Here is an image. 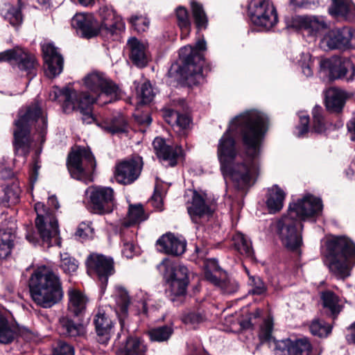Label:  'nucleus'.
Instances as JSON below:
<instances>
[{"instance_id": "1", "label": "nucleus", "mask_w": 355, "mask_h": 355, "mask_svg": "<svg viewBox=\"0 0 355 355\" xmlns=\"http://www.w3.org/2000/svg\"><path fill=\"white\" fill-rule=\"evenodd\" d=\"M267 125L266 114L256 110H247L233 118L218 141L217 156L220 168L226 167L227 164L241 156L238 153L232 134L241 135L248 156L257 157Z\"/></svg>"}, {"instance_id": "2", "label": "nucleus", "mask_w": 355, "mask_h": 355, "mask_svg": "<svg viewBox=\"0 0 355 355\" xmlns=\"http://www.w3.org/2000/svg\"><path fill=\"white\" fill-rule=\"evenodd\" d=\"M83 81L89 92H78L68 87L62 89L55 87L50 93V98L52 101H57L62 97L64 112L69 113L78 110L83 114L84 122L91 123L94 120L91 114L92 105H103L115 101L119 98L121 91L102 73L94 71L89 73Z\"/></svg>"}, {"instance_id": "3", "label": "nucleus", "mask_w": 355, "mask_h": 355, "mask_svg": "<svg viewBox=\"0 0 355 355\" xmlns=\"http://www.w3.org/2000/svg\"><path fill=\"white\" fill-rule=\"evenodd\" d=\"M33 123H36L41 142H44L47 130V119L37 104L22 108L18 113L13 132V146L16 154L26 156L29 153L34 141L31 136V126Z\"/></svg>"}, {"instance_id": "4", "label": "nucleus", "mask_w": 355, "mask_h": 355, "mask_svg": "<svg viewBox=\"0 0 355 355\" xmlns=\"http://www.w3.org/2000/svg\"><path fill=\"white\" fill-rule=\"evenodd\" d=\"M32 300L43 309H50L60 303L64 296L60 277L46 266L37 268L29 279Z\"/></svg>"}, {"instance_id": "5", "label": "nucleus", "mask_w": 355, "mask_h": 355, "mask_svg": "<svg viewBox=\"0 0 355 355\" xmlns=\"http://www.w3.org/2000/svg\"><path fill=\"white\" fill-rule=\"evenodd\" d=\"M326 263L338 278L350 275L351 264L355 260V245L345 236L332 237L326 241Z\"/></svg>"}, {"instance_id": "6", "label": "nucleus", "mask_w": 355, "mask_h": 355, "mask_svg": "<svg viewBox=\"0 0 355 355\" xmlns=\"http://www.w3.org/2000/svg\"><path fill=\"white\" fill-rule=\"evenodd\" d=\"M102 22L99 26L92 14L78 13L71 19V26L79 32L83 37L91 38L98 33L107 36L123 31L125 28L121 19L115 17L112 10H103L101 12Z\"/></svg>"}, {"instance_id": "7", "label": "nucleus", "mask_w": 355, "mask_h": 355, "mask_svg": "<svg viewBox=\"0 0 355 355\" xmlns=\"http://www.w3.org/2000/svg\"><path fill=\"white\" fill-rule=\"evenodd\" d=\"M248 157L247 159L243 156L237 157L226 167L220 168L223 174L229 176L234 187L240 190L248 188L258 173V164L254 159L257 157Z\"/></svg>"}, {"instance_id": "8", "label": "nucleus", "mask_w": 355, "mask_h": 355, "mask_svg": "<svg viewBox=\"0 0 355 355\" xmlns=\"http://www.w3.org/2000/svg\"><path fill=\"white\" fill-rule=\"evenodd\" d=\"M67 167L73 178L87 184L92 181L95 158L89 148L79 147L69 155Z\"/></svg>"}, {"instance_id": "9", "label": "nucleus", "mask_w": 355, "mask_h": 355, "mask_svg": "<svg viewBox=\"0 0 355 355\" xmlns=\"http://www.w3.org/2000/svg\"><path fill=\"white\" fill-rule=\"evenodd\" d=\"M35 210L37 213L35 225L42 242L48 247L53 244L60 245L58 224L54 214L46 211L41 202L35 204Z\"/></svg>"}, {"instance_id": "10", "label": "nucleus", "mask_w": 355, "mask_h": 355, "mask_svg": "<svg viewBox=\"0 0 355 355\" xmlns=\"http://www.w3.org/2000/svg\"><path fill=\"white\" fill-rule=\"evenodd\" d=\"M302 225L300 220L287 212L276 222V232L282 244L291 250L302 244L301 231Z\"/></svg>"}, {"instance_id": "11", "label": "nucleus", "mask_w": 355, "mask_h": 355, "mask_svg": "<svg viewBox=\"0 0 355 355\" xmlns=\"http://www.w3.org/2000/svg\"><path fill=\"white\" fill-rule=\"evenodd\" d=\"M249 12L252 22L263 31H269L278 21L276 8L268 0H252Z\"/></svg>"}, {"instance_id": "12", "label": "nucleus", "mask_w": 355, "mask_h": 355, "mask_svg": "<svg viewBox=\"0 0 355 355\" xmlns=\"http://www.w3.org/2000/svg\"><path fill=\"white\" fill-rule=\"evenodd\" d=\"M92 211L98 214H108L114 207V190L109 187H91L85 191Z\"/></svg>"}, {"instance_id": "13", "label": "nucleus", "mask_w": 355, "mask_h": 355, "mask_svg": "<svg viewBox=\"0 0 355 355\" xmlns=\"http://www.w3.org/2000/svg\"><path fill=\"white\" fill-rule=\"evenodd\" d=\"M320 46L324 51L355 47V29L344 27L329 31L321 39Z\"/></svg>"}, {"instance_id": "14", "label": "nucleus", "mask_w": 355, "mask_h": 355, "mask_svg": "<svg viewBox=\"0 0 355 355\" xmlns=\"http://www.w3.org/2000/svg\"><path fill=\"white\" fill-rule=\"evenodd\" d=\"M320 67L328 73L331 79L352 81L355 77V66L347 58L333 56L321 60Z\"/></svg>"}, {"instance_id": "15", "label": "nucleus", "mask_w": 355, "mask_h": 355, "mask_svg": "<svg viewBox=\"0 0 355 355\" xmlns=\"http://www.w3.org/2000/svg\"><path fill=\"white\" fill-rule=\"evenodd\" d=\"M10 62L18 69L26 73L30 79L36 75L37 63L35 56L20 47L4 51L0 53V62Z\"/></svg>"}, {"instance_id": "16", "label": "nucleus", "mask_w": 355, "mask_h": 355, "mask_svg": "<svg viewBox=\"0 0 355 355\" xmlns=\"http://www.w3.org/2000/svg\"><path fill=\"white\" fill-rule=\"evenodd\" d=\"M160 266L166 270L164 276L171 293L176 296L184 295L189 284L187 268L181 265L173 266L164 261Z\"/></svg>"}, {"instance_id": "17", "label": "nucleus", "mask_w": 355, "mask_h": 355, "mask_svg": "<svg viewBox=\"0 0 355 355\" xmlns=\"http://www.w3.org/2000/svg\"><path fill=\"white\" fill-rule=\"evenodd\" d=\"M322 209V201L311 194L304 196L297 202L290 204L288 212L300 220L318 215Z\"/></svg>"}, {"instance_id": "18", "label": "nucleus", "mask_w": 355, "mask_h": 355, "mask_svg": "<svg viewBox=\"0 0 355 355\" xmlns=\"http://www.w3.org/2000/svg\"><path fill=\"white\" fill-rule=\"evenodd\" d=\"M142 160L137 157L123 161L115 168V179L122 184H129L135 182L140 175L142 169Z\"/></svg>"}, {"instance_id": "19", "label": "nucleus", "mask_w": 355, "mask_h": 355, "mask_svg": "<svg viewBox=\"0 0 355 355\" xmlns=\"http://www.w3.org/2000/svg\"><path fill=\"white\" fill-rule=\"evenodd\" d=\"M44 60L45 73L49 78H55L63 70L64 59L57 48L50 42L42 45Z\"/></svg>"}, {"instance_id": "20", "label": "nucleus", "mask_w": 355, "mask_h": 355, "mask_svg": "<svg viewBox=\"0 0 355 355\" xmlns=\"http://www.w3.org/2000/svg\"><path fill=\"white\" fill-rule=\"evenodd\" d=\"M86 264L88 271L96 273L103 284H106L108 277L114 273L113 259L102 254H91Z\"/></svg>"}, {"instance_id": "21", "label": "nucleus", "mask_w": 355, "mask_h": 355, "mask_svg": "<svg viewBox=\"0 0 355 355\" xmlns=\"http://www.w3.org/2000/svg\"><path fill=\"white\" fill-rule=\"evenodd\" d=\"M188 52V55L184 58V64L181 68L182 76L187 81L189 85H198L200 83L204 78L202 76V64L195 63L191 55L193 49L191 46H187L181 49L180 54Z\"/></svg>"}, {"instance_id": "22", "label": "nucleus", "mask_w": 355, "mask_h": 355, "mask_svg": "<svg viewBox=\"0 0 355 355\" xmlns=\"http://www.w3.org/2000/svg\"><path fill=\"white\" fill-rule=\"evenodd\" d=\"M153 145L159 159L166 163L167 166H175L178 159L184 155L181 146L173 147L167 145L164 139L161 137H156L153 142Z\"/></svg>"}, {"instance_id": "23", "label": "nucleus", "mask_w": 355, "mask_h": 355, "mask_svg": "<svg viewBox=\"0 0 355 355\" xmlns=\"http://www.w3.org/2000/svg\"><path fill=\"white\" fill-rule=\"evenodd\" d=\"M98 340L102 344H107L112 333L113 322L105 310L98 308L94 316Z\"/></svg>"}, {"instance_id": "24", "label": "nucleus", "mask_w": 355, "mask_h": 355, "mask_svg": "<svg viewBox=\"0 0 355 355\" xmlns=\"http://www.w3.org/2000/svg\"><path fill=\"white\" fill-rule=\"evenodd\" d=\"M187 209L195 223H200L201 220L211 215V209L205 202L204 196L193 191L191 202H188Z\"/></svg>"}, {"instance_id": "25", "label": "nucleus", "mask_w": 355, "mask_h": 355, "mask_svg": "<svg viewBox=\"0 0 355 355\" xmlns=\"http://www.w3.org/2000/svg\"><path fill=\"white\" fill-rule=\"evenodd\" d=\"M157 245L160 252L178 256L185 252L187 243L184 239L178 238L174 234L168 233L157 240Z\"/></svg>"}, {"instance_id": "26", "label": "nucleus", "mask_w": 355, "mask_h": 355, "mask_svg": "<svg viewBox=\"0 0 355 355\" xmlns=\"http://www.w3.org/2000/svg\"><path fill=\"white\" fill-rule=\"evenodd\" d=\"M130 58L137 66L144 67L148 62L146 46L137 38H130L127 42Z\"/></svg>"}, {"instance_id": "27", "label": "nucleus", "mask_w": 355, "mask_h": 355, "mask_svg": "<svg viewBox=\"0 0 355 355\" xmlns=\"http://www.w3.org/2000/svg\"><path fill=\"white\" fill-rule=\"evenodd\" d=\"M348 94L338 88H330L327 91L325 105L328 110L333 112H339L342 110Z\"/></svg>"}, {"instance_id": "28", "label": "nucleus", "mask_w": 355, "mask_h": 355, "mask_svg": "<svg viewBox=\"0 0 355 355\" xmlns=\"http://www.w3.org/2000/svg\"><path fill=\"white\" fill-rule=\"evenodd\" d=\"M329 12L331 15L355 21V6L351 0H331Z\"/></svg>"}, {"instance_id": "29", "label": "nucleus", "mask_w": 355, "mask_h": 355, "mask_svg": "<svg viewBox=\"0 0 355 355\" xmlns=\"http://www.w3.org/2000/svg\"><path fill=\"white\" fill-rule=\"evenodd\" d=\"M68 295V311L75 316L82 314L87 303V297L79 290L76 288H69L67 292Z\"/></svg>"}, {"instance_id": "30", "label": "nucleus", "mask_w": 355, "mask_h": 355, "mask_svg": "<svg viewBox=\"0 0 355 355\" xmlns=\"http://www.w3.org/2000/svg\"><path fill=\"white\" fill-rule=\"evenodd\" d=\"M112 297L116 305V313L119 315L121 327H123V320L127 316L128 306L130 300L127 291L121 286L114 288Z\"/></svg>"}, {"instance_id": "31", "label": "nucleus", "mask_w": 355, "mask_h": 355, "mask_svg": "<svg viewBox=\"0 0 355 355\" xmlns=\"http://www.w3.org/2000/svg\"><path fill=\"white\" fill-rule=\"evenodd\" d=\"M285 196V192L278 185L268 189L266 205L270 214L278 212L283 208Z\"/></svg>"}, {"instance_id": "32", "label": "nucleus", "mask_w": 355, "mask_h": 355, "mask_svg": "<svg viewBox=\"0 0 355 355\" xmlns=\"http://www.w3.org/2000/svg\"><path fill=\"white\" fill-rule=\"evenodd\" d=\"M300 22L302 27L311 35H317L328 28L327 22L322 17H302Z\"/></svg>"}, {"instance_id": "33", "label": "nucleus", "mask_w": 355, "mask_h": 355, "mask_svg": "<svg viewBox=\"0 0 355 355\" xmlns=\"http://www.w3.org/2000/svg\"><path fill=\"white\" fill-rule=\"evenodd\" d=\"M61 333L67 337H81L85 334V328L80 323L75 322L68 317L60 319Z\"/></svg>"}, {"instance_id": "34", "label": "nucleus", "mask_w": 355, "mask_h": 355, "mask_svg": "<svg viewBox=\"0 0 355 355\" xmlns=\"http://www.w3.org/2000/svg\"><path fill=\"white\" fill-rule=\"evenodd\" d=\"M148 218L141 205H130L127 216L122 220V225L132 227L144 221Z\"/></svg>"}, {"instance_id": "35", "label": "nucleus", "mask_w": 355, "mask_h": 355, "mask_svg": "<svg viewBox=\"0 0 355 355\" xmlns=\"http://www.w3.org/2000/svg\"><path fill=\"white\" fill-rule=\"evenodd\" d=\"M286 346V352L284 355H309L312 349L311 345L306 338L291 340Z\"/></svg>"}, {"instance_id": "36", "label": "nucleus", "mask_w": 355, "mask_h": 355, "mask_svg": "<svg viewBox=\"0 0 355 355\" xmlns=\"http://www.w3.org/2000/svg\"><path fill=\"white\" fill-rule=\"evenodd\" d=\"M322 306L329 313L335 317L341 311V306L339 303V298L331 291H325L321 293Z\"/></svg>"}, {"instance_id": "37", "label": "nucleus", "mask_w": 355, "mask_h": 355, "mask_svg": "<svg viewBox=\"0 0 355 355\" xmlns=\"http://www.w3.org/2000/svg\"><path fill=\"white\" fill-rule=\"evenodd\" d=\"M146 349L137 338H128L125 345L118 352V355H144Z\"/></svg>"}, {"instance_id": "38", "label": "nucleus", "mask_w": 355, "mask_h": 355, "mask_svg": "<svg viewBox=\"0 0 355 355\" xmlns=\"http://www.w3.org/2000/svg\"><path fill=\"white\" fill-rule=\"evenodd\" d=\"M15 335L14 327L8 322L4 313L0 311V343H11L15 338Z\"/></svg>"}, {"instance_id": "39", "label": "nucleus", "mask_w": 355, "mask_h": 355, "mask_svg": "<svg viewBox=\"0 0 355 355\" xmlns=\"http://www.w3.org/2000/svg\"><path fill=\"white\" fill-rule=\"evenodd\" d=\"M232 241L235 249L242 255L251 257L253 255V250L250 241H248L244 235L240 232L236 233Z\"/></svg>"}, {"instance_id": "40", "label": "nucleus", "mask_w": 355, "mask_h": 355, "mask_svg": "<svg viewBox=\"0 0 355 355\" xmlns=\"http://www.w3.org/2000/svg\"><path fill=\"white\" fill-rule=\"evenodd\" d=\"M20 189L16 184L8 186L3 189L0 196V203L3 206L16 204L19 200Z\"/></svg>"}, {"instance_id": "41", "label": "nucleus", "mask_w": 355, "mask_h": 355, "mask_svg": "<svg viewBox=\"0 0 355 355\" xmlns=\"http://www.w3.org/2000/svg\"><path fill=\"white\" fill-rule=\"evenodd\" d=\"M2 15L12 26H19L23 21L21 7L18 6H7Z\"/></svg>"}, {"instance_id": "42", "label": "nucleus", "mask_w": 355, "mask_h": 355, "mask_svg": "<svg viewBox=\"0 0 355 355\" xmlns=\"http://www.w3.org/2000/svg\"><path fill=\"white\" fill-rule=\"evenodd\" d=\"M104 129L111 134H119L126 132L128 125L125 116L119 114L114 117L109 123L104 125Z\"/></svg>"}, {"instance_id": "43", "label": "nucleus", "mask_w": 355, "mask_h": 355, "mask_svg": "<svg viewBox=\"0 0 355 355\" xmlns=\"http://www.w3.org/2000/svg\"><path fill=\"white\" fill-rule=\"evenodd\" d=\"M173 333V329L171 325H164L150 329L148 336L150 340L160 343L168 340Z\"/></svg>"}, {"instance_id": "44", "label": "nucleus", "mask_w": 355, "mask_h": 355, "mask_svg": "<svg viewBox=\"0 0 355 355\" xmlns=\"http://www.w3.org/2000/svg\"><path fill=\"white\" fill-rule=\"evenodd\" d=\"M14 238L10 231L0 230V258H6L10 254Z\"/></svg>"}, {"instance_id": "45", "label": "nucleus", "mask_w": 355, "mask_h": 355, "mask_svg": "<svg viewBox=\"0 0 355 355\" xmlns=\"http://www.w3.org/2000/svg\"><path fill=\"white\" fill-rule=\"evenodd\" d=\"M191 10L196 26L198 30L207 27L208 19L202 6L196 2H191Z\"/></svg>"}, {"instance_id": "46", "label": "nucleus", "mask_w": 355, "mask_h": 355, "mask_svg": "<svg viewBox=\"0 0 355 355\" xmlns=\"http://www.w3.org/2000/svg\"><path fill=\"white\" fill-rule=\"evenodd\" d=\"M60 269L66 274L72 275L78 268V262L67 252L60 253Z\"/></svg>"}, {"instance_id": "47", "label": "nucleus", "mask_w": 355, "mask_h": 355, "mask_svg": "<svg viewBox=\"0 0 355 355\" xmlns=\"http://www.w3.org/2000/svg\"><path fill=\"white\" fill-rule=\"evenodd\" d=\"M310 331L314 336L326 337L331 331V327L322 320H314L310 325Z\"/></svg>"}, {"instance_id": "48", "label": "nucleus", "mask_w": 355, "mask_h": 355, "mask_svg": "<svg viewBox=\"0 0 355 355\" xmlns=\"http://www.w3.org/2000/svg\"><path fill=\"white\" fill-rule=\"evenodd\" d=\"M176 16L178 26L182 32L187 35L191 30V22L189 18L187 10L183 7H179L176 10Z\"/></svg>"}, {"instance_id": "49", "label": "nucleus", "mask_w": 355, "mask_h": 355, "mask_svg": "<svg viewBox=\"0 0 355 355\" xmlns=\"http://www.w3.org/2000/svg\"><path fill=\"white\" fill-rule=\"evenodd\" d=\"M247 274L249 276V285L252 287L250 293L253 295H262L266 292L267 288L262 281V279L256 276L250 275L249 271L245 269Z\"/></svg>"}, {"instance_id": "50", "label": "nucleus", "mask_w": 355, "mask_h": 355, "mask_svg": "<svg viewBox=\"0 0 355 355\" xmlns=\"http://www.w3.org/2000/svg\"><path fill=\"white\" fill-rule=\"evenodd\" d=\"M322 109L320 106H315L313 109V129L315 132L321 133L326 129L324 119L322 114Z\"/></svg>"}, {"instance_id": "51", "label": "nucleus", "mask_w": 355, "mask_h": 355, "mask_svg": "<svg viewBox=\"0 0 355 355\" xmlns=\"http://www.w3.org/2000/svg\"><path fill=\"white\" fill-rule=\"evenodd\" d=\"M129 22L132 27L139 33L146 31L148 28L149 20L142 15H133L129 19Z\"/></svg>"}, {"instance_id": "52", "label": "nucleus", "mask_w": 355, "mask_h": 355, "mask_svg": "<svg viewBox=\"0 0 355 355\" xmlns=\"http://www.w3.org/2000/svg\"><path fill=\"white\" fill-rule=\"evenodd\" d=\"M138 95L142 103H148L153 100L155 94L150 83L146 82L141 85Z\"/></svg>"}, {"instance_id": "53", "label": "nucleus", "mask_w": 355, "mask_h": 355, "mask_svg": "<svg viewBox=\"0 0 355 355\" xmlns=\"http://www.w3.org/2000/svg\"><path fill=\"white\" fill-rule=\"evenodd\" d=\"M273 329V322L270 318L264 320L261 328L259 336L263 340H270L272 339V332Z\"/></svg>"}, {"instance_id": "54", "label": "nucleus", "mask_w": 355, "mask_h": 355, "mask_svg": "<svg viewBox=\"0 0 355 355\" xmlns=\"http://www.w3.org/2000/svg\"><path fill=\"white\" fill-rule=\"evenodd\" d=\"M218 287H220L225 293L232 294L238 290L239 285L234 279L228 277L223 279Z\"/></svg>"}, {"instance_id": "55", "label": "nucleus", "mask_w": 355, "mask_h": 355, "mask_svg": "<svg viewBox=\"0 0 355 355\" xmlns=\"http://www.w3.org/2000/svg\"><path fill=\"white\" fill-rule=\"evenodd\" d=\"M91 224L90 222L81 223L76 231V236L81 239L92 237L94 234V229L91 226Z\"/></svg>"}, {"instance_id": "56", "label": "nucleus", "mask_w": 355, "mask_h": 355, "mask_svg": "<svg viewBox=\"0 0 355 355\" xmlns=\"http://www.w3.org/2000/svg\"><path fill=\"white\" fill-rule=\"evenodd\" d=\"M53 355H74L73 348L63 341H59L53 349Z\"/></svg>"}, {"instance_id": "57", "label": "nucleus", "mask_w": 355, "mask_h": 355, "mask_svg": "<svg viewBox=\"0 0 355 355\" xmlns=\"http://www.w3.org/2000/svg\"><path fill=\"white\" fill-rule=\"evenodd\" d=\"M137 252L135 245L132 241H125L123 243L122 254L127 259L132 258Z\"/></svg>"}, {"instance_id": "58", "label": "nucleus", "mask_w": 355, "mask_h": 355, "mask_svg": "<svg viewBox=\"0 0 355 355\" xmlns=\"http://www.w3.org/2000/svg\"><path fill=\"white\" fill-rule=\"evenodd\" d=\"M300 125L297 128L296 135L298 137L304 136L308 132L309 118L307 115L300 116Z\"/></svg>"}, {"instance_id": "59", "label": "nucleus", "mask_w": 355, "mask_h": 355, "mask_svg": "<svg viewBox=\"0 0 355 355\" xmlns=\"http://www.w3.org/2000/svg\"><path fill=\"white\" fill-rule=\"evenodd\" d=\"M173 122H175V125L184 129L189 125L190 119L186 115L180 114L178 112L177 115H173Z\"/></svg>"}, {"instance_id": "60", "label": "nucleus", "mask_w": 355, "mask_h": 355, "mask_svg": "<svg viewBox=\"0 0 355 355\" xmlns=\"http://www.w3.org/2000/svg\"><path fill=\"white\" fill-rule=\"evenodd\" d=\"M202 320V317L200 314L196 313H190L184 316V322L185 323L197 324Z\"/></svg>"}, {"instance_id": "61", "label": "nucleus", "mask_w": 355, "mask_h": 355, "mask_svg": "<svg viewBox=\"0 0 355 355\" xmlns=\"http://www.w3.org/2000/svg\"><path fill=\"white\" fill-rule=\"evenodd\" d=\"M205 270H209L214 272H218L220 270V267L218 261L215 259H207L205 261Z\"/></svg>"}, {"instance_id": "62", "label": "nucleus", "mask_w": 355, "mask_h": 355, "mask_svg": "<svg viewBox=\"0 0 355 355\" xmlns=\"http://www.w3.org/2000/svg\"><path fill=\"white\" fill-rule=\"evenodd\" d=\"M177 112L171 109H165L163 111V116L165 121L171 125H175V122H173V115H177Z\"/></svg>"}, {"instance_id": "63", "label": "nucleus", "mask_w": 355, "mask_h": 355, "mask_svg": "<svg viewBox=\"0 0 355 355\" xmlns=\"http://www.w3.org/2000/svg\"><path fill=\"white\" fill-rule=\"evenodd\" d=\"M214 272L209 270H205V277L207 281L212 283L213 284L219 286L222 280L219 279Z\"/></svg>"}, {"instance_id": "64", "label": "nucleus", "mask_w": 355, "mask_h": 355, "mask_svg": "<svg viewBox=\"0 0 355 355\" xmlns=\"http://www.w3.org/2000/svg\"><path fill=\"white\" fill-rule=\"evenodd\" d=\"M153 205L159 209H162V198L160 193L155 192L151 199Z\"/></svg>"}]
</instances>
